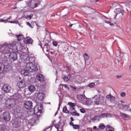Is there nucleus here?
I'll list each match as a JSON object with an SVG mask.
<instances>
[{
  "label": "nucleus",
  "mask_w": 131,
  "mask_h": 131,
  "mask_svg": "<svg viewBox=\"0 0 131 131\" xmlns=\"http://www.w3.org/2000/svg\"><path fill=\"white\" fill-rule=\"evenodd\" d=\"M71 115H72V116H76V112H73V113H71Z\"/></svg>",
  "instance_id": "obj_55"
},
{
  "label": "nucleus",
  "mask_w": 131,
  "mask_h": 131,
  "mask_svg": "<svg viewBox=\"0 0 131 131\" xmlns=\"http://www.w3.org/2000/svg\"><path fill=\"white\" fill-rule=\"evenodd\" d=\"M2 118L4 121H10V120H11V115L10 114V113L8 112L3 113L2 115Z\"/></svg>",
  "instance_id": "obj_7"
},
{
  "label": "nucleus",
  "mask_w": 131,
  "mask_h": 131,
  "mask_svg": "<svg viewBox=\"0 0 131 131\" xmlns=\"http://www.w3.org/2000/svg\"><path fill=\"white\" fill-rule=\"evenodd\" d=\"M29 91L31 92V93H33V92H35V87L33 85H30L28 88Z\"/></svg>",
  "instance_id": "obj_32"
},
{
  "label": "nucleus",
  "mask_w": 131,
  "mask_h": 131,
  "mask_svg": "<svg viewBox=\"0 0 131 131\" xmlns=\"http://www.w3.org/2000/svg\"><path fill=\"white\" fill-rule=\"evenodd\" d=\"M37 97L39 101H42L45 98V94L43 93H39L37 94Z\"/></svg>",
  "instance_id": "obj_19"
},
{
  "label": "nucleus",
  "mask_w": 131,
  "mask_h": 131,
  "mask_svg": "<svg viewBox=\"0 0 131 131\" xmlns=\"http://www.w3.org/2000/svg\"><path fill=\"white\" fill-rule=\"evenodd\" d=\"M26 70H28L29 72H33L34 71H38V68H37V66H28L26 67Z\"/></svg>",
  "instance_id": "obj_8"
},
{
  "label": "nucleus",
  "mask_w": 131,
  "mask_h": 131,
  "mask_svg": "<svg viewBox=\"0 0 131 131\" xmlns=\"http://www.w3.org/2000/svg\"><path fill=\"white\" fill-rule=\"evenodd\" d=\"M16 105V102L14 99H8L5 102V106L6 108L10 109V108H14Z\"/></svg>",
  "instance_id": "obj_4"
},
{
  "label": "nucleus",
  "mask_w": 131,
  "mask_h": 131,
  "mask_svg": "<svg viewBox=\"0 0 131 131\" xmlns=\"http://www.w3.org/2000/svg\"><path fill=\"white\" fill-rule=\"evenodd\" d=\"M106 114V117H111V115L109 113L105 114Z\"/></svg>",
  "instance_id": "obj_59"
},
{
  "label": "nucleus",
  "mask_w": 131,
  "mask_h": 131,
  "mask_svg": "<svg viewBox=\"0 0 131 131\" xmlns=\"http://www.w3.org/2000/svg\"><path fill=\"white\" fill-rule=\"evenodd\" d=\"M69 79H70V76H64V77L63 78V80L66 81L67 82L68 81V80H69Z\"/></svg>",
  "instance_id": "obj_40"
},
{
  "label": "nucleus",
  "mask_w": 131,
  "mask_h": 131,
  "mask_svg": "<svg viewBox=\"0 0 131 131\" xmlns=\"http://www.w3.org/2000/svg\"><path fill=\"white\" fill-rule=\"evenodd\" d=\"M4 101V96L2 95H0V103H3Z\"/></svg>",
  "instance_id": "obj_45"
},
{
  "label": "nucleus",
  "mask_w": 131,
  "mask_h": 131,
  "mask_svg": "<svg viewBox=\"0 0 131 131\" xmlns=\"http://www.w3.org/2000/svg\"><path fill=\"white\" fill-rule=\"evenodd\" d=\"M124 105H123L122 103H118V108H119L120 109H122H122L123 108V106H124Z\"/></svg>",
  "instance_id": "obj_39"
},
{
  "label": "nucleus",
  "mask_w": 131,
  "mask_h": 131,
  "mask_svg": "<svg viewBox=\"0 0 131 131\" xmlns=\"http://www.w3.org/2000/svg\"><path fill=\"white\" fill-rule=\"evenodd\" d=\"M54 126L55 128L57 129V130L59 129V124H55Z\"/></svg>",
  "instance_id": "obj_56"
},
{
  "label": "nucleus",
  "mask_w": 131,
  "mask_h": 131,
  "mask_svg": "<svg viewBox=\"0 0 131 131\" xmlns=\"http://www.w3.org/2000/svg\"><path fill=\"white\" fill-rule=\"evenodd\" d=\"M79 113H76V116H79Z\"/></svg>",
  "instance_id": "obj_63"
},
{
  "label": "nucleus",
  "mask_w": 131,
  "mask_h": 131,
  "mask_svg": "<svg viewBox=\"0 0 131 131\" xmlns=\"http://www.w3.org/2000/svg\"><path fill=\"white\" fill-rule=\"evenodd\" d=\"M2 91L5 92V93H10V91H11V87L7 84H4L2 87Z\"/></svg>",
  "instance_id": "obj_12"
},
{
  "label": "nucleus",
  "mask_w": 131,
  "mask_h": 131,
  "mask_svg": "<svg viewBox=\"0 0 131 131\" xmlns=\"http://www.w3.org/2000/svg\"><path fill=\"white\" fill-rule=\"evenodd\" d=\"M80 111L81 113H85V110L83 108L80 109Z\"/></svg>",
  "instance_id": "obj_52"
},
{
  "label": "nucleus",
  "mask_w": 131,
  "mask_h": 131,
  "mask_svg": "<svg viewBox=\"0 0 131 131\" xmlns=\"http://www.w3.org/2000/svg\"><path fill=\"white\" fill-rule=\"evenodd\" d=\"M106 131H114V128L111 126L107 125L106 128Z\"/></svg>",
  "instance_id": "obj_33"
},
{
  "label": "nucleus",
  "mask_w": 131,
  "mask_h": 131,
  "mask_svg": "<svg viewBox=\"0 0 131 131\" xmlns=\"http://www.w3.org/2000/svg\"><path fill=\"white\" fill-rule=\"evenodd\" d=\"M43 52H46V53H49L50 51V46L47 43H46L44 45V48H43Z\"/></svg>",
  "instance_id": "obj_22"
},
{
  "label": "nucleus",
  "mask_w": 131,
  "mask_h": 131,
  "mask_svg": "<svg viewBox=\"0 0 131 131\" xmlns=\"http://www.w3.org/2000/svg\"><path fill=\"white\" fill-rule=\"evenodd\" d=\"M100 119V115L99 116H96L95 117L93 118L94 120H99Z\"/></svg>",
  "instance_id": "obj_44"
},
{
  "label": "nucleus",
  "mask_w": 131,
  "mask_h": 131,
  "mask_svg": "<svg viewBox=\"0 0 131 131\" xmlns=\"http://www.w3.org/2000/svg\"><path fill=\"white\" fill-rule=\"evenodd\" d=\"M105 23H106L107 24H109L110 25H111V26H113V25H114V24L111 23L110 21L108 20H105Z\"/></svg>",
  "instance_id": "obj_46"
},
{
  "label": "nucleus",
  "mask_w": 131,
  "mask_h": 131,
  "mask_svg": "<svg viewBox=\"0 0 131 131\" xmlns=\"http://www.w3.org/2000/svg\"><path fill=\"white\" fill-rule=\"evenodd\" d=\"M77 99L79 100V101H81V102H83L85 99V97H84L83 95L79 94L77 95Z\"/></svg>",
  "instance_id": "obj_20"
},
{
  "label": "nucleus",
  "mask_w": 131,
  "mask_h": 131,
  "mask_svg": "<svg viewBox=\"0 0 131 131\" xmlns=\"http://www.w3.org/2000/svg\"><path fill=\"white\" fill-rule=\"evenodd\" d=\"M25 64H26L27 66H36L38 65V63H35V57H30L27 58L25 60Z\"/></svg>",
  "instance_id": "obj_2"
},
{
  "label": "nucleus",
  "mask_w": 131,
  "mask_h": 131,
  "mask_svg": "<svg viewBox=\"0 0 131 131\" xmlns=\"http://www.w3.org/2000/svg\"><path fill=\"white\" fill-rule=\"evenodd\" d=\"M88 86L89 88H91V89H93L95 86V83H91L88 85Z\"/></svg>",
  "instance_id": "obj_41"
},
{
  "label": "nucleus",
  "mask_w": 131,
  "mask_h": 131,
  "mask_svg": "<svg viewBox=\"0 0 131 131\" xmlns=\"http://www.w3.org/2000/svg\"><path fill=\"white\" fill-rule=\"evenodd\" d=\"M99 116L100 118H101V117H102V118H104V117H106V116H107V115H106V114H102L99 115Z\"/></svg>",
  "instance_id": "obj_47"
},
{
  "label": "nucleus",
  "mask_w": 131,
  "mask_h": 131,
  "mask_svg": "<svg viewBox=\"0 0 131 131\" xmlns=\"http://www.w3.org/2000/svg\"><path fill=\"white\" fill-rule=\"evenodd\" d=\"M105 98L107 100H110L111 103H113V104H114V103H115V101H116V99L115 98V97L112 96L111 94H110L109 95H106Z\"/></svg>",
  "instance_id": "obj_9"
},
{
  "label": "nucleus",
  "mask_w": 131,
  "mask_h": 131,
  "mask_svg": "<svg viewBox=\"0 0 131 131\" xmlns=\"http://www.w3.org/2000/svg\"><path fill=\"white\" fill-rule=\"evenodd\" d=\"M36 79L38 81H40V82H43L45 81V76H43L42 74H38L36 76Z\"/></svg>",
  "instance_id": "obj_13"
},
{
  "label": "nucleus",
  "mask_w": 131,
  "mask_h": 131,
  "mask_svg": "<svg viewBox=\"0 0 131 131\" xmlns=\"http://www.w3.org/2000/svg\"><path fill=\"white\" fill-rule=\"evenodd\" d=\"M63 86L65 88V89H68V85H67V84H64Z\"/></svg>",
  "instance_id": "obj_61"
},
{
  "label": "nucleus",
  "mask_w": 131,
  "mask_h": 131,
  "mask_svg": "<svg viewBox=\"0 0 131 131\" xmlns=\"http://www.w3.org/2000/svg\"><path fill=\"white\" fill-rule=\"evenodd\" d=\"M21 73L23 75H24L25 76H27V75L29 74V71L26 70V68H25V70L21 71Z\"/></svg>",
  "instance_id": "obj_29"
},
{
  "label": "nucleus",
  "mask_w": 131,
  "mask_h": 131,
  "mask_svg": "<svg viewBox=\"0 0 131 131\" xmlns=\"http://www.w3.org/2000/svg\"><path fill=\"white\" fill-rule=\"evenodd\" d=\"M120 96L121 97H122V98H125V96H126V94L124 92H122L120 94Z\"/></svg>",
  "instance_id": "obj_43"
},
{
  "label": "nucleus",
  "mask_w": 131,
  "mask_h": 131,
  "mask_svg": "<svg viewBox=\"0 0 131 131\" xmlns=\"http://www.w3.org/2000/svg\"><path fill=\"white\" fill-rule=\"evenodd\" d=\"M28 6L30 7L31 9H35V8H37L39 5H40V1L38 0H31L29 2H27Z\"/></svg>",
  "instance_id": "obj_3"
},
{
  "label": "nucleus",
  "mask_w": 131,
  "mask_h": 131,
  "mask_svg": "<svg viewBox=\"0 0 131 131\" xmlns=\"http://www.w3.org/2000/svg\"><path fill=\"white\" fill-rule=\"evenodd\" d=\"M9 56L10 59H11V60H12V61H15L17 60V58H18V57L17 56V54H16V53H11L10 54Z\"/></svg>",
  "instance_id": "obj_16"
},
{
  "label": "nucleus",
  "mask_w": 131,
  "mask_h": 131,
  "mask_svg": "<svg viewBox=\"0 0 131 131\" xmlns=\"http://www.w3.org/2000/svg\"><path fill=\"white\" fill-rule=\"evenodd\" d=\"M121 77H122V76H121V75H117L116 76V78H117L118 79H119V78H121Z\"/></svg>",
  "instance_id": "obj_57"
},
{
  "label": "nucleus",
  "mask_w": 131,
  "mask_h": 131,
  "mask_svg": "<svg viewBox=\"0 0 131 131\" xmlns=\"http://www.w3.org/2000/svg\"><path fill=\"white\" fill-rule=\"evenodd\" d=\"M9 23H13V24H18L19 21H10Z\"/></svg>",
  "instance_id": "obj_51"
},
{
  "label": "nucleus",
  "mask_w": 131,
  "mask_h": 131,
  "mask_svg": "<svg viewBox=\"0 0 131 131\" xmlns=\"http://www.w3.org/2000/svg\"><path fill=\"white\" fill-rule=\"evenodd\" d=\"M67 69H68V71H71V69H70V67H68Z\"/></svg>",
  "instance_id": "obj_62"
},
{
  "label": "nucleus",
  "mask_w": 131,
  "mask_h": 131,
  "mask_svg": "<svg viewBox=\"0 0 131 131\" xmlns=\"http://www.w3.org/2000/svg\"><path fill=\"white\" fill-rule=\"evenodd\" d=\"M25 108L26 109H31L33 107L32 106V102L31 101H26L24 105Z\"/></svg>",
  "instance_id": "obj_11"
},
{
  "label": "nucleus",
  "mask_w": 131,
  "mask_h": 131,
  "mask_svg": "<svg viewBox=\"0 0 131 131\" xmlns=\"http://www.w3.org/2000/svg\"><path fill=\"white\" fill-rule=\"evenodd\" d=\"M62 111L64 113H69V111L67 110V106L63 107Z\"/></svg>",
  "instance_id": "obj_37"
},
{
  "label": "nucleus",
  "mask_w": 131,
  "mask_h": 131,
  "mask_svg": "<svg viewBox=\"0 0 131 131\" xmlns=\"http://www.w3.org/2000/svg\"><path fill=\"white\" fill-rule=\"evenodd\" d=\"M11 69H12V67L11 66H3V71L8 72V71H10Z\"/></svg>",
  "instance_id": "obj_26"
},
{
  "label": "nucleus",
  "mask_w": 131,
  "mask_h": 131,
  "mask_svg": "<svg viewBox=\"0 0 131 131\" xmlns=\"http://www.w3.org/2000/svg\"><path fill=\"white\" fill-rule=\"evenodd\" d=\"M128 108H129V105H124L122 110H124V111H127V110H128Z\"/></svg>",
  "instance_id": "obj_34"
},
{
  "label": "nucleus",
  "mask_w": 131,
  "mask_h": 131,
  "mask_svg": "<svg viewBox=\"0 0 131 131\" xmlns=\"http://www.w3.org/2000/svg\"><path fill=\"white\" fill-rule=\"evenodd\" d=\"M0 131H5V126H0Z\"/></svg>",
  "instance_id": "obj_48"
},
{
  "label": "nucleus",
  "mask_w": 131,
  "mask_h": 131,
  "mask_svg": "<svg viewBox=\"0 0 131 131\" xmlns=\"http://www.w3.org/2000/svg\"><path fill=\"white\" fill-rule=\"evenodd\" d=\"M99 128H100V129H104V128H105V124L100 123L99 125Z\"/></svg>",
  "instance_id": "obj_35"
},
{
  "label": "nucleus",
  "mask_w": 131,
  "mask_h": 131,
  "mask_svg": "<svg viewBox=\"0 0 131 131\" xmlns=\"http://www.w3.org/2000/svg\"><path fill=\"white\" fill-rule=\"evenodd\" d=\"M83 102L84 103L85 105H87L88 106L91 105V103H92V101L89 100L88 98H85Z\"/></svg>",
  "instance_id": "obj_31"
},
{
  "label": "nucleus",
  "mask_w": 131,
  "mask_h": 131,
  "mask_svg": "<svg viewBox=\"0 0 131 131\" xmlns=\"http://www.w3.org/2000/svg\"><path fill=\"white\" fill-rule=\"evenodd\" d=\"M83 57L85 60V63L87 65H90V64H87L86 63V61H89V60H90V56H89V55L88 54V53H84L83 54Z\"/></svg>",
  "instance_id": "obj_27"
},
{
  "label": "nucleus",
  "mask_w": 131,
  "mask_h": 131,
  "mask_svg": "<svg viewBox=\"0 0 131 131\" xmlns=\"http://www.w3.org/2000/svg\"><path fill=\"white\" fill-rule=\"evenodd\" d=\"M93 99H95L94 100V104L95 105H101L102 103H104V100L105 99V97H104L102 95H95Z\"/></svg>",
  "instance_id": "obj_1"
},
{
  "label": "nucleus",
  "mask_w": 131,
  "mask_h": 131,
  "mask_svg": "<svg viewBox=\"0 0 131 131\" xmlns=\"http://www.w3.org/2000/svg\"><path fill=\"white\" fill-rule=\"evenodd\" d=\"M68 105H69V106H70L71 107H75V103L72 102H69Z\"/></svg>",
  "instance_id": "obj_42"
},
{
  "label": "nucleus",
  "mask_w": 131,
  "mask_h": 131,
  "mask_svg": "<svg viewBox=\"0 0 131 131\" xmlns=\"http://www.w3.org/2000/svg\"><path fill=\"white\" fill-rule=\"evenodd\" d=\"M13 125L14 127L18 128L21 125V122L19 121L15 120L14 121Z\"/></svg>",
  "instance_id": "obj_24"
},
{
  "label": "nucleus",
  "mask_w": 131,
  "mask_h": 131,
  "mask_svg": "<svg viewBox=\"0 0 131 131\" xmlns=\"http://www.w3.org/2000/svg\"><path fill=\"white\" fill-rule=\"evenodd\" d=\"M119 103L120 104H124V101L123 100H121L119 102Z\"/></svg>",
  "instance_id": "obj_60"
},
{
  "label": "nucleus",
  "mask_w": 131,
  "mask_h": 131,
  "mask_svg": "<svg viewBox=\"0 0 131 131\" xmlns=\"http://www.w3.org/2000/svg\"><path fill=\"white\" fill-rule=\"evenodd\" d=\"M0 71H3V67H0Z\"/></svg>",
  "instance_id": "obj_64"
},
{
  "label": "nucleus",
  "mask_w": 131,
  "mask_h": 131,
  "mask_svg": "<svg viewBox=\"0 0 131 131\" xmlns=\"http://www.w3.org/2000/svg\"><path fill=\"white\" fill-rule=\"evenodd\" d=\"M0 51H2V53L7 54L9 53V47L8 46H3L0 49Z\"/></svg>",
  "instance_id": "obj_18"
},
{
  "label": "nucleus",
  "mask_w": 131,
  "mask_h": 131,
  "mask_svg": "<svg viewBox=\"0 0 131 131\" xmlns=\"http://www.w3.org/2000/svg\"><path fill=\"white\" fill-rule=\"evenodd\" d=\"M38 120V118L37 117H32L29 120V124L31 125H34L36 123V121Z\"/></svg>",
  "instance_id": "obj_10"
},
{
  "label": "nucleus",
  "mask_w": 131,
  "mask_h": 131,
  "mask_svg": "<svg viewBox=\"0 0 131 131\" xmlns=\"http://www.w3.org/2000/svg\"><path fill=\"white\" fill-rule=\"evenodd\" d=\"M27 25H28V26H29L30 27H31V28H33L32 26H31V24H30V23H29V22L27 23Z\"/></svg>",
  "instance_id": "obj_54"
},
{
  "label": "nucleus",
  "mask_w": 131,
  "mask_h": 131,
  "mask_svg": "<svg viewBox=\"0 0 131 131\" xmlns=\"http://www.w3.org/2000/svg\"><path fill=\"white\" fill-rule=\"evenodd\" d=\"M17 85L19 89H23L25 88V82L24 80L20 81L17 82Z\"/></svg>",
  "instance_id": "obj_17"
},
{
  "label": "nucleus",
  "mask_w": 131,
  "mask_h": 131,
  "mask_svg": "<svg viewBox=\"0 0 131 131\" xmlns=\"http://www.w3.org/2000/svg\"><path fill=\"white\" fill-rule=\"evenodd\" d=\"M20 98H21V95H20L19 93H15L13 95V99L14 100H19Z\"/></svg>",
  "instance_id": "obj_30"
},
{
  "label": "nucleus",
  "mask_w": 131,
  "mask_h": 131,
  "mask_svg": "<svg viewBox=\"0 0 131 131\" xmlns=\"http://www.w3.org/2000/svg\"><path fill=\"white\" fill-rule=\"evenodd\" d=\"M33 17V14H30V15H27L26 16V19H28V20H31V18Z\"/></svg>",
  "instance_id": "obj_38"
},
{
  "label": "nucleus",
  "mask_w": 131,
  "mask_h": 131,
  "mask_svg": "<svg viewBox=\"0 0 131 131\" xmlns=\"http://www.w3.org/2000/svg\"><path fill=\"white\" fill-rule=\"evenodd\" d=\"M19 54L20 55V57L23 59L25 60L26 58H27V56H26V53L25 52H23L22 50H20L18 51Z\"/></svg>",
  "instance_id": "obj_21"
},
{
  "label": "nucleus",
  "mask_w": 131,
  "mask_h": 131,
  "mask_svg": "<svg viewBox=\"0 0 131 131\" xmlns=\"http://www.w3.org/2000/svg\"><path fill=\"white\" fill-rule=\"evenodd\" d=\"M42 113V105L39 106L36 105L34 108V113L36 114L37 116H40V114Z\"/></svg>",
  "instance_id": "obj_6"
},
{
  "label": "nucleus",
  "mask_w": 131,
  "mask_h": 131,
  "mask_svg": "<svg viewBox=\"0 0 131 131\" xmlns=\"http://www.w3.org/2000/svg\"><path fill=\"white\" fill-rule=\"evenodd\" d=\"M73 128H74V129H79V128H80V125L75 124L73 125Z\"/></svg>",
  "instance_id": "obj_36"
},
{
  "label": "nucleus",
  "mask_w": 131,
  "mask_h": 131,
  "mask_svg": "<svg viewBox=\"0 0 131 131\" xmlns=\"http://www.w3.org/2000/svg\"><path fill=\"white\" fill-rule=\"evenodd\" d=\"M124 55V53H121V52H119V57H120V58H123V56Z\"/></svg>",
  "instance_id": "obj_49"
},
{
  "label": "nucleus",
  "mask_w": 131,
  "mask_h": 131,
  "mask_svg": "<svg viewBox=\"0 0 131 131\" xmlns=\"http://www.w3.org/2000/svg\"><path fill=\"white\" fill-rule=\"evenodd\" d=\"M53 46H54V47H57V46H58V42H57L56 41H53Z\"/></svg>",
  "instance_id": "obj_50"
},
{
  "label": "nucleus",
  "mask_w": 131,
  "mask_h": 131,
  "mask_svg": "<svg viewBox=\"0 0 131 131\" xmlns=\"http://www.w3.org/2000/svg\"><path fill=\"white\" fill-rule=\"evenodd\" d=\"M69 124H70V125L71 126H73V125H75L74 123H73V122H70L69 123Z\"/></svg>",
  "instance_id": "obj_58"
},
{
  "label": "nucleus",
  "mask_w": 131,
  "mask_h": 131,
  "mask_svg": "<svg viewBox=\"0 0 131 131\" xmlns=\"http://www.w3.org/2000/svg\"><path fill=\"white\" fill-rule=\"evenodd\" d=\"M15 114L17 118H21L24 115V111L21 107H17L15 110Z\"/></svg>",
  "instance_id": "obj_5"
},
{
  "label": "nucleus",
  "mask_w": 131,
  "mask_h": 131,
  "mask_svg": "<svg viewBox=\"0 0 131 131\" xmlns=\"http://www.w3.org/2000/svg\"><path fill=\"white\" fill-rule=\"evenodd\" d=\"M116 17L119 14H121L122 16H123L124 15L125 11L124 10H121L120 8H117L116 9V11H115Z\"/></svg>",
  "instance_id": "obj_15"
},
{
  "label": "nucleus",
  "mask_w": 131,
  "mask_h": 131,
  "mask_svg": "<svg viewBox=\"0 0 131 131\" xmlns=\"http://www.w3.org/2000/svg\"><path fill=\"white\" fill-rule=\"evenodd\" d=\"M81 81H82V78L80 76H76L75 82H76V83H78L79 84L81 83Z\"/></svg>",
  "instance_id": "obj_23"
},
{
  "label": "nucleus",
  "mask_w": 131,
  "mask_h": 131,
  "mask_svg": "<svg viewBox=\"0 0 131 131\" xmlns=\"http://www.w3.org/2000/svg\"><path fill=\"white\" fill-rule=\"evenodd\" d=\"M120 116L123 118L125 120H127L129 118V116L124 113H121L120 114Z\"/></svg>",
  "instance_id": "obj_25"
},
{
  "label": "nucleus",
  "mask_w": 131,
  "mask_h": 131,
  "mask_svg": "<svg viewBox=\"0 0 131 131\" xmlns=\"http://www.w3.org/2000/svg\"><path fill=\"white\" fill-rule=\"evenodd\" d=\"M24 42L27 45H30V43H32V42H33V40H32V39L30 37H27L24 39Z\"/></svg>",
  "instance_id": "obj_14"
},
{
  "label": "nucleus",
  "mask_w": 131,
  "mask_h": 131,
  "mask_svg": "<svg viewBox=\"0 0 131 131\" xmlns=\"http://www.w3.org/2000/svg\"><path fill=\"white\" fill-rule=\"evenodd\" d=\"M6 21H8V19H4V18H0V22H6Z\"/></svg>",
  "instance_id": "obj_53"
},
{
  "label": "nucleus",
  "mask_w": 131,
  "mask_h": 131,
  "mask_svg": "<svg viewBox=\"0 0 131 131\" xmlns=\"http://www.w3.org/2000/svg\"><path fill=\"white\" fill-rule=\"evenodd\" d=\"M16 37L17 40L18 41H20V40H22L23 39H24V37L23 36V35L22 34L16 35Z\"/></svg>",
  "instance_id": "obj_28"
}]
</instances>
